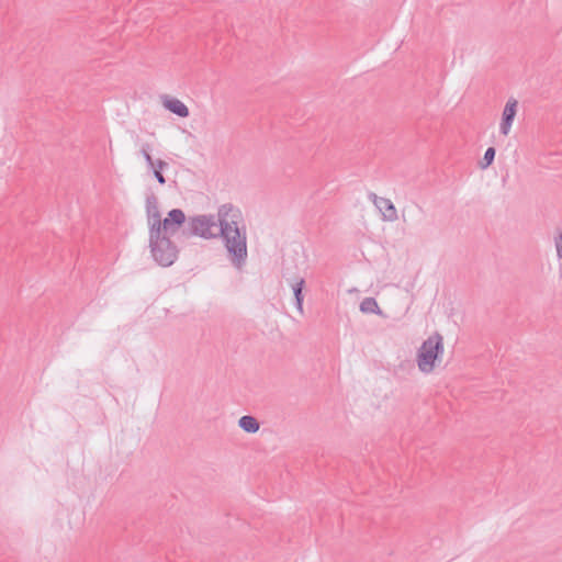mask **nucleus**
<instances>
[{"instance_id": "obj_1", "label": "nucleus", "mask_w": 562, "mask_h": 562, "mask_svg": "<svg viewBox=\"0 0 562 562\" xmlns=\"http://www.w3.org/2000/svg\"><path fill=\"white\" fill-rule=\"evenodd\" d=\"M217 237H222L234 267L240 269L247 259V237L240 229L241 212L231 203L223 204L217 211Z\"/></svg>"}, {"instance_id": "obj_2", "label": "nucleus", "mask_w": 562, "mask_h": 562, "mask_svg": "<svg viewBox=\"0 0 562 562\" xmlns=\"http://www.w3.org/2000/svg\"><path fill=\"white\" fill-rule=\"evenodd\" d=\"M146 217L148 225V233L158 229L166 232H179L184 223L186 214L181 209H172L168 212L165 218L161 217L158 199L153 193L146 195Z\"/></svg>"}, {"instance_id": "obj_3", "label": "nucleus", "mask_w": 562, "mask_h": 562, "mask_svg": "<svg viewBox=\"0 0 562 562\" xmlns=\"http://www.w3.org/2000/svg\"><path fill=\"white\" fill-rule=\"evenodd\" d=\"M177 232H166L164 228L149 234V249L154 261L161 267H170L178 259L179 248L170 239Z\"/></svg>"}, {"instance_id": "obj_4", "label": "nucleus", "mask_w": 562, "mask_h": 562, "mask_svg": "<svg viewBox=\"0 0 562 562\" xmlns=\"http://www.w3.org/2000/svg\"><path fill=\"white\" fill-rule=\"evenodd\" d=\"M218 221L217 215L201 214L186 217L180 227L179 238L189 239L200 237L203 239H213L217 237Z\"/></svg>"}, {"instance_id": "obj_5", "label": "nucleus", "mask_w": 562, "mask_h": 562, "mask_svg": "<svg viewBox=\"0 0 562 562\" xmlns=\"http://www.w3.org/2000/svg\"><path fill=\"white\" fill-rule=\"evenodd\" d=\"M443 353V337L439 333L430 335L417 351V367L423 373H430L434 371L436 360Z\"/></svg>"}, {"instance_id": "obj_6", "label": "nucleus", "mask_w": 562, "mask_h": 562, "mask_svg": "<svg viewBox=\"0 0 562 562\" xmlns=\"http://www.w3.org/2000/svg\"><path fill=\"white\" fill-rule=\"evenodd\" d=\"M368 198L381 212L384 221L394 222L398 218L396 207L390 199L378 196L373 192H370Z\"/></svg>"}, {"instance_id": "obj_7", "label": "nucleus", "mask_w": 562, "mask_h": 562, "mask_svg": "<svg viewBox=\"0 0 562 562\" xmlns=\"http://www.w3.org/2000/svg\"><path fill=\"white\" fill-rule=\"evenodd\" d=\"M518 108V101L515 98H509L505 104L499 124V133L507 136L510 132L513 122L515 120Z\"/></svg>"}, {"instance_id": "obj_8", "label": "nucleus", "mask_w": 562, "mask_h": 562, "mask_svg": "<svg viewBox=\"0 0 562 562\" xmlns=\"http://www.w3.org/2000/svg\"><path fill=\"white\" fill-rule=\"evenodd\" d=\"M143 157L147 162L149 171L153 173L159 184H165L166 178L164 176V170L169 168L168 162L161 159H154L146 150H143Z\"/></svg>"}, {"instance_id": "obj_9", "label": "nucleus", "mask_w": 562, "mask_h": 562, "mask_svg": "<svg viewBox=\"0 0 562 562\" xmlns=\"http://www.w3.org/2000/svg\"><path fill=\"white\" fill-rule=\"evenodd\" d=\"M161 100L162 105L171 113L176 114L179 117L189 116V109L181 100L170 95H162Z\"/></svg>"}, {"instance_id": "obj_10", "label": "nucleus", "mask_w": 562, "mask_h": 562, "mask_svg": "<svg viewBox=\"0 0 562 562\" xmlns=\"http://www.w3.org/2000/svg\"><path fill=\"white\" fill-rule=\"evenodd\" d=\"M238 426L248 434H255L259 430V422L250 415H244L238 420Z\"/></svg>"}, {"instance_id": "obj_11", "label": "nucleus", "mask_w": 562, "mask_h": 562, "mask_svg": "<svg viewBox=\"0 0 562 562\" xmlns=\"http://www.w3.org/2000/svg\"><path fill=\"white\" fill-rule=\"evenodd\" d=\"M360 311L364 314L382 315V311L374 297H364L360 303Z\"/></svg>"}, {"instance_id": "obj_12", "label": "nucleus", "mask_w": 562, "mask_h": 562, "mask_svg": "<svg viewBox=\"0 0 562 562\" xmlns=\"http://www.w3.org/2000/svg\"><path fill=\"white\" fill-rule=\"evenodd\" d=\"M304 284H305L304 279H300L292 285L294 300H295V306L300 314H303V312H304V310H303L304 296L302 293Z\"/></svg>"}, {"instance_id": "obj_13", "label": "nucleus", "mask_w": 562, "mask_h": 562, "mask_svg": "<svg viewBox=\"0 0 562 562\" xmlns=\"http://www.w3.org/2000/svg\"><path fill=\"white\" fill-rule=\"evenodd\" d=\"M495 154H496V150H495L494 147H488L485 150L484 156H483V160L481 161V168L482 169H485L490 165H492V162L494 161V158H495Z\"/></svg>"}, {"instance_id": "obj_14", "label": "nucleus", "mask_w": 562, "mask_h": 562, "mask_svg": "<svg viewBox=\"0 0 562 562\" xmlns=\"http://www.w3.org/2000/svg\"><path fill=\"white\" fill-rule=\"evenodd\" d=\"M554 246L557 250V256L559 259H562V231L558 229L554 236Z\"/></svg>"}]
</instances>
